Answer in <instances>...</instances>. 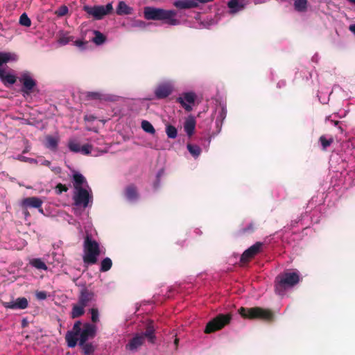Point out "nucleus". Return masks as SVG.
<instances>
[{"mask_svg": "<svg viewBox=\"0 0 355 355\" xmlns=\"http://www.w3.org/2000/svg\"><path fill=\"white\" fill-rule=\"evenodd\" d=\"M19 81L21 84V92L24 98H27L34 92H39L37 88V81L33 78L28 71H24L19 77Z\"/></svg>", "mask_w": 355, "mask_h": 355, "instance_id": "nucleus-5", "label": "nucleus"}, {"mask_svg": "<svg viewBox=\"0 0 355 355\" xmlns=\"http://www.w3.org/2000/svg\"><path fill=\"white\" fill-rule=\"evenodd\" d=\"M90 312H91V314H92V321L93 322H96L98 321V311L97 309H95V308H92L90 309Z\"/></svg>", "mask_w": 355, "mask_h": 355, "instance_id": "nucleus-44", "label": "nucleus"}, {"mask_svg": "<svg viewBox=\"0 0 355 355\" xmlns=\"http://www.w3.org/2000/svg\"><path fill=\"white\" fill-rule=\"evenodd\" d=\"M0 79L5 85L7 84L13 85L17 80V78L15 75L7 73L6 71L0 68Z\"/></svg>", "mask_w": 355, "mask_h": 355, "instance_id": "nucleus-22", "label": "nucleus"}, {"mask_svg": "<svg viewBox=\"0 0 355 355\" xmlns=\"http://www.w3.org/2000/svg\"><path fill=\"white\" fill-rule=\"evenodd\" d=\"M246 4V0H230L227 3L231 13H236L242 10Z\"/></svg>", "mask_w": 355, "mask_h": 355, "instance_id": "nucleus-17", "label": "nucleus"}, {"mask_svg": "<svg viewBox=\"0 0 355 355\" xmlns=\"http://www.w3.org/2000/svg\"><path fill=\"white\" fill-rule=\"evenodd\" d=\"M141 128L142 129L150 134L154 135L155 133V130L153 125L148 121L144 120L141 122Z\"/></svg>", "mask_w": 355, "mask_h": 355, "instance_id": "nucleus-34", "label": "nucleus"}, {"mask_svg": "<svg viewBox=\"0 0 355 355\" xmlns=\"http://www.w3.org/2000/svg\"><path fill=\"white\" fill-rule=\"evenodd\" d=\"M96 335V327L89 323L83 326L80 334L79 345H83L89 338H93Z\"/></svg>", "mask_w": 355, "mask_h": 355, "instance_id": "nucleus-13", "label": "nucleus"}, {"mask_svg": "<svg viewBox=\"0 0 355 355\" xmlns=\"http://www.w3.org/2000/svg\"><path fill=\"white\" fill-rule=\"evenodd\" d=\"M113 8L111 3H107L105 6H85L83 10L89 15L93 16L96 19H101L105 15L110 13Z\"/></svg>", "mask_w": 355, "mask_h": 355, "instance_id": "nucleus-8", "label": "nucleus"}, {"mask_svg": "<svg viewBox=\"0 0 355 355\" xmlns=\"http://www.w3.org/2000/svg\"><path fill=\"white\" fill-rule=\"evenodd\" d=\"M17 159L20 160V161L26 162L29 159L26 157H24V156H23V155H19L17 156Z\"/></svg>", "mask_w": 355, "mask_h": 355, "instance_id": "nucleus-51", "label": "nucleus"}, {"mask_svg": "<svg viewBox=\"0 0 355 355\" xmlns=\"http://www.w3.org/2000/svg\"><path fill=\"white\" fill-rule=\"evenodd\" d=\"M144 336L137 334L129 341L128 344L126 345V348L131 351L136 350L144 344Z\"/></svg>", "mask_w": 355, "mask_h": 355, "instance_id": "nucleus-18", "label": "nucleus"}, {"mask_svg": "<svg viewBox=\"0 0 355 355\" xmlns=\"http://www.w3.org/2000/svg\"><path fill=\"white\" fill-rule=\"evenodd\" d=\"M95 300V295L93 291L87 289V288H83L78 295V303L86 307Z\"/></svg>", "mask_w": 355, "mask_h": 355, "instance_id": "nucleus-12", "label": "nucleus"}, {"mask_svg": "<svg viewBox=\"0 0 355 355\" xmlns=\"http://www.w3.org/2000/svg\"><path fill=\"white\" fill-rule=\"evenodd\" d=\"M187 149L189 152L193 156V157H198L201 153V148L194 144H187Z\"/></svg>", "mask_w": 355, "mask_h": 355, "instance_id": "nucleus-33", "label": "nucleus"}, {"mask_svg": "<svg viewBox=\"0 0 355 355\" xmlns=\"http://www.w3.org/2000/svg\"><path fill=\"white\" fill-rule=\"evenodd\" d=\"M88 44V42L87 41H82V40H76L74 42V44L78 46L80 49H85L86 48V45Z\"/></svg>", "mask_w": 355, "mask_h": 355, "instance_id": "nucleus-46", "label": "nucleus"}, {"mask_svg": "<svg viewBox=\"0 0 355 355\" xmlns=\"http://www.w3.org/2000/svg\"><path fill=\"white\" fill-rule=\"evenodd\" d=\"M286 80H279L277 84V87L278 88H283V87H286Z\"/></svg>", "mask_w": 355, "mask_h": 355, "instance_id": "nucleus-49", "label": "nucleus"}, {"mask_svg": "<svg viewBox=\"0 0 355 355\" xmlns=\"http://www.w3.org/2000/svg\"><path fill=\"white\" fill-rule=\"evenodd\" d=\"M349 30L355 33V24L349 26Z\"/></svg>", "mask_w": 355, "mask_h": 355, "instance_id": "nucleus-53", "label": "nucleus"}, {"mask_svg": "<svg viewBox=\"0 0 355 355\" xmlns=\"http://www.w3.org/2000/svg\"><path fill=\"white\" fill-rule=\"evenodd\" d=\"M92 150V146L89 144H85L80 147V151L84 155H89Z\"/></svg>", "mask_w": 355, "mask_h": 355, "instance_id": "nucleus-45", "label": "nucleus"}, {"mask_svg": "<svg viewBox=\"0 0 355 355\" xmlns=\"http://www.w3.org/2000/svg\"><path fill=\"white\" fill-rule=\"evenodd\" d=\"M81 325V322L78 320L74 323L72 330L67 332L65 335V340L67 343L68 347L72 348L76 346L78 340V336H80L82 331Z\"/></svg>", "mask_w": 355, "mask_h": 355, "instance_id": "nucleus-9", "label": "nucleus"}, {"mask_svg": "<svg viewBox=\"0 0 355 355\" xmlns=\"http://www.w3.org/2000/svg\"><path fill=\"white\" fill-rule=\"evenodd\" d=\"M196 128V120L193 116H189L184 123V129L186 133L189 137H191L194 133Z\"/></svg>", "mask_w": 355, "mask_h": 355, "instance_id": "nucleus-21", "label": "nucleus"}, {"mask_svg": "<svg viewBox=\"0 0 355 355\" xmlns=\"http://www.w3.org/2000/svg\"><path fill=\"white\" fill-rule=\"evenodd\" d=\"M43 201L38 197H28L21 202V205L24 208L31 207L39 209L40 213L43 214L42 205Z\"/></svg>", "mask_w": 355, "mask_h": 355, "instance_id": "nucleus-16", "label": "nucleus"}, {"mask_svg": "<svg viewBox=\"0 0 355 355\" xmlns=\"http://www.w3.org/2000/svg\"><path fill=\"white\" fill-rule=\"evenodd\" d=\"M112 266V261L111 259H110L109 257H106V258L103 259L101 263L100 271L103 272H107L109 270H110Z\"/></svg>", "mask_w": 355, "mask_h": 355, "instance_id": "nucleus-31", "label": "nucleus"}, {"mask_svg": "<svg viewBox=\"0 0 355 355\" xmlns=\"http://www.w3.org/2000/svg\"><path fill=\"white\" fill-rule=\"evenodd\" d=\"M178 343H179V339L178 338H175V340H174V344L178 346Z\"/></svg>", "mask_w": 355, "mask_h": 355, "instance_id": "nucleus-55", "label": "nucleus"}, {"mask_svg": "<svg viewBox=\"0 0 355 355\" xmlns=\"http://www.w3.org/2000/svg\"><path fill=\"white\" fill-rule=\"evenodd\" d=\"M293 2L294 9L299 12H304L307 10V0H291Z\"/></svg>", "mask_w": 355, "mask_h": 355, "instance_id": "nucleus-27", "label": "nucleus"}, {"mask_svg": "<svg viewBox=\"0 0 355 355\" xmlns=\"http://www.w3.org/2000/svg\"><path fill=\"white\" fill-rule=\"evenodd\" d=\"M73 187L76 190H78L80 188H83V185L87 184L86 178L79 173H75L73 175Z\"/></svg>", "mask_w": 355, "mask_h": 355, "instance_id": "nucleus-24", "label": "nucleus"}, {"mask_svg": "<svg viewBox=\"0 0 355 355\" xmlns=\"http://www.w3.org/2000/svg\"><path fill=\"white\" fill-rule=\"evenodd\" d=\"M12 55L10 53H1L0 52V66L4 63H7L12 59Z\"/></svg>", "mask_w": 355, "mask_h": 355, "instance_id": "nucleus-39", "label": "nucleus"}, {"mask_svg": "<svg viewBox=\"0 0 355 355\" xmlns=\"http://www.w3.org/2000/svg\"><path fill=\"white\" fill-rule=\"evenodd\" d=\"M59 139L57 137H54L51 135L46 137L45 146L52 151H56L58 146Z\"/></svg>", "mask_w": 355, "mask_h": 355, "instance_id": "nucleus-25", "label": "nucleus"}, {"mask_svg": "<svg viewBox=\"0 0 355 355\" xmlns=\"http://www.w3.org/2000/svg\"><path fill=\"white\" fill-rule=\"evenodd\" d=\"M256 229V225L254 222L249 223L246 227H243L240 230L241 234H250L252 233Z\"/></svg>", "mask_w": 355, "mask_h": 355, "instance_id": "nucleus-38", "label": "nucleus"}, {"mask_svg": "<svg viewBox=\"0 0 355 355\" xmlns=\"http://www.w3.org/2000/svg\"><path fill=\"white\" fill-rule=\"evenodd\" d=\"M165 131H166V134L168 138L175 139L177 137L178 130L175 126L168 123L166 125Z\"/></svg>", "mask_w": 355, "mask_h": 355, "instance_id": "nucleus-30", "label": "nucleus"}, {"mask_svg": "<svg viewBox=\"0 0 355 355\" xmlns=\"http://www.w3.org/2000/svg\"><path fill=\"white\" fill-rule=\"evenodd\" d=\"M85 307L79 303L73 305L72 310L71 312V318L75 319L84 315Z\"/></svg>", "mask_w": 355, "mask_h": 355, "instance_id": "nucleus-26", "label": "nucleus"}, {"mask_svg": "<svg viewBox=\"0 0 355 355\" xmlns=\"http://www.w3.org/2000/svg\"><path fill=\"white\" fill-rule=\"evenodd\" d=\"M173 92V87L169 83H162L155 89V95L157 99H163L168 97Z\"/></svg>", "mask_w": 355, "mask_h": 355, "instance_id": "nucleus-15", "label": "nucleus"}, {"mask_svg": "<svg viewBox=\"0 0 355 355\" xmlns=\"http://www.w3.org/2000/svg\"><path fill=\"white\" fill-rule=\"evenodd\" d=\"M227 115V110L225 107L222 106L220 109L218 116L216 118V121H223Z\"/></svg>", "mask_w": 355, "mask_h": 355, "instance_id": "nucleus-43", "label": "nucleus"}, {"mask_svg": "<svg viewBox=\"0 0 355 355\" xmlns=\"http://www.w3.org/2000/svg\"><path fill=\"white\" fill-rule=\"evenodd\" d=\"M25 324H26V320H23V324H22L23 327H24V326H25Z\"/></svg>", "mask_w": 355, "mask_h": 355, "instance_id": "nucleus-57", "label": "nucleus"}, {"mask_svg": "<svg viewBox=\"0 0 355 355\" xmlns=\"http://www.w3.org/2000/svg\"><path fill=\"white\" fill-rule=\"evenodd\" d=\"M2 306L6 309H25L28 306V302L24 297H18L15 301L1 302Z\"/></svg>", "mask_w": 355, "mask_h": 355, "instance_id": "nucleus-14", "label": "nucleus"}, {"mask_svg": "<svg viewBox=\"0 0 355 355\" xmlns=\"http://www.w3.org/2000/svg\"><path fill=\"white\" fill-rule=\"evenodd\" d=\"M239 313L242 318L249 320L259 319L265 321H272L274 318V313L271 310L259 306L241 307L239 309Z\"/></svg>", "mask_w": 355, "mask_h": 355, "instance_id": "nucleus-4", "label": "nucleus"}, {"mask_svg": "<svg viewBox=\"0 0 355 355\" xmlns=\"http://www.w3.org/2000/svg\"><path fill=\"white\" fill-rule=\"evenodd\" d=\"M42 164L46 166H49L51 165V162L49 160H44Z\"/></svg>", "mask_w": 355, "mask_h": 355, "instance_id": "nucleus-52", "label": "nucleus"}, {"mask_svg": "<svg viewBox=\"0 0 355 355\" xmlns=\"http://www.w3.org/2000/svg\"><path fill=\"white\" fill-rule=\"evenodd\" d=\"M69 148L71 151L74 153H79L80 151V144L75 141H70L69 143Z\"/></svg>", "mask_w": 355, "mask_h": 355, "instance_id": "nucleus-42", "label": "nucleus"}, {"mask_svg": "<svg viewBox=\"0 0 355 355\" xmlns=\"http://www.w3.org/2000/svg\"><path fill=\"white\" fill-rule=\"evenodd\" d=\"M155 331L154 322L153 320H150L146 325L145 332L141 335L144 336V338H147L150 343H154L155 340Z\"/></svg>", "mask_w": 355, "mask_h": 355, "instance_id": "nucleus-19", "label": "nucleus"}, {"mask_svg": "<svg viewBox=\"0 0 355 355\" xmlns=\"http://www.w3.org/2000/svg\"><path fill=\"white\" fill-rule=\"evenodd\" d=\"M69 188L62 183H58L55 187V192L58 195H60L62 192H67Z\"/></svg>", "mask_w": 355, "mask_h": 355, "instance_id": "nucleus-41", "label": "nucleus"}, {"mask_svg": "<svg viewBox=\"0 0 355 355\" xmlns=\"http://www.w3.org/2000/svg\"><path fill=\"white\" fill-rule=\"evenodd\" d=\"M69 12V9L66 6H61L58 10L55 11V14L58 17H63L66 15Z\"/></svg>", "mask_w": 355, "mask_h": 355, "instance_id": "nucleus-40", "label": "nucleus"}, {"mask_svg": "<svg viewBox=\"0 0 355 355\" xmlns=\"http://www.w3.org/2000/svg\"><path fill=\"white\" fill-rule=\"evenodd\" d=\"M319 140L321 143L322 150H326L327 148L334 142V139L332 137L327 139L324 135H322Z\"/></svg>", "mask_w": 355, "mask_h": 355, "instance_id": "nucleus-35", "label": "nucleus"}, {"mask_svg": "<svg viewBox=\"0 0 355 355\" xmlns=\"http://www.w3.org/2000/svg\"><path fill=\"white\" fill-rule=\"evenodd\" d=\"M132 8L128 6L124 1H120L116 8V13L119 15H130Z\"/></svg>", "mask_w": 355, "mask_h": 355, "instance_id": "nucleus-28", "label": "nucleus"}, {"mask_svg": "<svg viewBox=\"0 0 355 355\" xmlns=\"http://www.w3.org/2000/svg\"><path fill=\"white\" fill-rule=\"evenodd\" d=\"M30 150V147L29 146H26V148L23 150L22 153H27Z\"/></svg>", "mask_w": 355, "mask_h": 355, "instance_id": "nucleus-54", "label": "nucleus"}, {"mask_svg": "<svg viewBox=\"0 0 355 355\" xmlns=\"http://www.w3.org/2000/svg\"><path fill=\"white\" fill-rule=\"evenodd\" d=\"M125 196L130 201H135L139 198V193L136 186L130 184L125 189Z\"/></svg>", "mask_w": 355, "mask_h": 355, "instance_id": "nucleus-20", "label": "nucleus"}, {"mask_svg": "<svg viewBox=\"0 0 355 355\" xmlns=\"http://www.w3.org/2000/svg\"><path fill=\"white\" fill-rule=\"evenodd\" d=\"M94 33L95 37L92 39V41L97 45H101L105 42L106 38L103 34L98 31H94Z\"/></svg>", "mask_w": 355, "mask_h": 355, "instance_id": "nucleus-32", "label": "nucleus"}, {"mask_svg": "<svg viewBox=\"0 0 355 355\" xmlns=\"http://www.w3.org/2000/svg\"><path fill=\"white\" fill-rule=\"evenodd\" d=\"M349 2L355 4V0H347Z\"/></svg>", "mask_w": 355, "mask_h": 355, "instance_id": "nucleus-56", "label": "nucleus"}, {"mask_svg": "<svg viewBox=\"0 0 355 355\" xmlns=\"http://www.w3.org/2000/svg\"><path fill=\"white\" fill-rule=\"evenodd\" d=\"M30 263L31 264V266L39 270H46L48 269L46 263L41 259L39 258L33 259L30 261Z\"/></svg>", "mask_w": 355, "mask_h": 355, "instance_id": "nucleus-29", "label": "nucleus"}, {"mask_svg": "<svg viewBox=\"0 0 355 355\" xmlns=\"http://www.w3.org/2000/svg\"><path fill=\"white\" fill-rule=\"evenodd\" d=\"M263 245L261 242H256L254 245L245 250L241 257V262L247 263L258 254Z\"/></svg>", "mask_w": 355, "mask_h": 355, "instance_id": "nucleus-11", "label": "nucleus"}, {"mask_svg": "<svg viewBox=\"0 0 355 355\" xmlns=\"http://www.w3.org/2000/svg\"><path fill=\"white\" fill-rule=\"evenodd\" d=\"M36 297L38 300H45L47 297L46 293L45 291H37L35 293Z\"/></svg>", "mask_w": 355, "mask_h": 355, "instance_id": "nucleus-47", "label": "nucleus"}, {"mask_svg": "<svg viewBox=\"0 0 355 355\" xmlns=\"http://www.w3.org/2000/svg\"><path fill=\"white\" fill-rule=\"evenodd\" d=\"M177 12L173 10H165L155 7L147 6L144 9V15L147 20L164 21L170 26H176L180 21L175 19Z\"/></svg>", "mask_w": 355, "mask_h": 355, "instance_id": "nucleus-1", "label": "nucleus"}, {"mask_svg": "<svg viewBox=\"0 0 355 355\" xmlns=\"http://www.w3.org/2000/svg\"><path fill=\"white\" fill-rule=\"evenodd\" d=\"M85 119L88 121H94L96 119V117L93 115L85 116Z\"/></svg>", "mask_w": 355, "mask_h": 355, "instance_id": "nucleus-50", "label": "nucleus"}, {"mask_svg": "<svg viewBox=\"0 0 355 355\" xmlns=\"http://www.w3.org/2000/svg\"><path fill=\"white\" fill-rule=\"evenodd\" d=\"M19 24L21 26H26V27H30L31 25V21L30 18L28 17L26 13H23L20 17H19Z\"/></svg>", "mask_w": 355, "mask_h": 355, "instance_id": "nucleus-36", "label": "nucleus"}, {"mask_svg": "<svg viewBox=\"0 0 355 355\" xmlns=\"http://www.w3.org/2000/svg\"><path fill=\"white\" fill-rule=\"evenodd\" d=\"M232 319L231 313L218 314L207 324L204 332L209 334L219 331L229 324Z\"/></svg>", "mask_w": 355, "mask_h": 355, "instance_id": "nucleus-6", "label": "nucleus"}, {"mask_svg": "<svg viewBox=\"0 0 355 355\" xmlns=\"http://www.w3.org/2000/svg\"><path fill=\"white\" fill-rule=\"evenodd\" d=\"M71 40H72V39H71V37H63L60 38V42L62 44H67Z\"/></svg>", "mask_w": 355, "mask_h": 355, "instance_id": "nucleus-48", "label": "nucleus"}, {"mask_svg": "<svg viewBox=\"0 0 355 355\" xmlns=\"http://www.w3.org/2000/svg\"><path fill=\"white\" fill-rule=\"evenodd\" d=\"M82 347L85 355H90L94 351V348L91 343H85L83 345H80Z\"/></svg>", "mask_w": 355, "mask_h": 355, "instance_id": "nucleus-37", "label": "nucleus"}, {"mask_svg": "<svg viewBox=\"0 0 355 355\" xmlns=\"http://www.w3.org/2000/svg\"><path fill=\"white\" fill-rule=\"evenodd\" d=\"M196 98V94L194 92H184L177 98L176 102L180 103L187 112H191L192 110L191 105L195 103Z\"/></svg>", "mask_w": 355, "mask_h": 355, "instance_id": "nucleus-10", "label": "nucleus"}, {"mask_svg": "<svg viewBox=\"0 0 355 355\" xmlns=\"http://www.w3.org/2000/svg\"><path fill=\"white\" fill-rule=\"evenodd\" d=\"M85 98L87 101H106L107 97L105 94L99 92H87L85 93Z\"/></svg>", "mask_w": 355, "mask_h": 355, "instance_id": "nucleus-23", "label": "nucleus"}, {"mask_svg": "<svg viewBox=\"0 0 355 355\" xmlns=\"http://www.w3.org/2000/svg\"><path fill=\"white\" fill-rule=\"evenodd\" d=\"M92 193H89L85 188H80V189L76 190L73 194V205L85 209L89 206V202H92Z\"/></svg>", "mask_w": 355, "mask_h": 355, "instance_id": "nucleus-7", "label": "nucleus"}, {"mask_svg": "<svg viewBox=\"0 0 355 355\" xmlns=\"http://www.w3.org/2000/svg\"><path fill=\"white\" fill-rule=\"evenodd\" d=\"M300 277L295 272H286L278 275L275 279V292L278 295H284L286 288L296 285Z\"/></svg>", "mask_w": 355, "mask_h": 355, "instance_id": "nucleus-3", "label": "nucleus"}, {"mask_svg": "<svg viewBox=\"0 0 355 355\" xmlns=\"http://www.w3.org/2000/svg\"><path fill=\"white\" fill-rule=\"evenodd\" d=\"M83 262L88 265L96 264L98 257L101 254L99 243L92 239V235L87 234L83 243Z\"/></svg>", "mask_w": 355, "mask_h": 355, "instance_id": "nucleus-2", "label": "nucleus"}]
</instances>
